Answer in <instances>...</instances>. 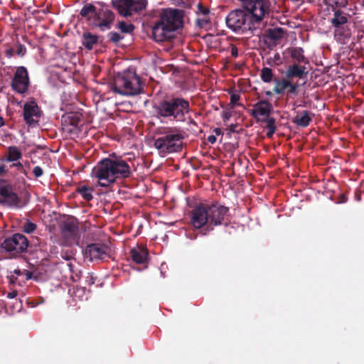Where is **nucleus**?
<instances>
[{"mask_svg": "<svg viewBox=\"0 0 364 364\" xmlns=\"http://www.w3.org/2000/svg\"><path fill=\"white\" fill-rule=\"evenodd\" d=\"M243 9L230 11L225 18L227 26L237 33L255 35L257 24L269 14L268 0H242Z\"/></svg>", "mask_w": 364, "mask_h": 364, "instance_id": "nucleus-1", "label": "nucleus"}, {"mask_svg": "<svg viewBox=\"0 0 364 364\" xmlns=\"http://www.w3.org/2000/svg\"><path fill=\"white\" fill-rule=\"evenodd\" d=\"M154 116L161 122H186L191 112L188 100L174 95L166 96L152 106Z\"/></svg>", "mask_w": 364, "mask_h": 364, "instance_id": "nucleus-2", "label": "nucleus"}, {"mask_svg": "<svg viewBox=\"0 0 364 364\" xmlns=\"http://www.w3.org/2000/svg\"><path fill=\"white\" fill-rule=\"evenodd\" d=\"M183 11L168 9L163 11L152 27L153 39L158 43L170 41L174 32L183 26Z\"/></svg>", "mask_w": 364, "mask_h": 364, "instance_id": "nucleus-3", "label": "nucleus"}, {"mask_svg": "<svg viewBox=\"0 0 364 364\" xmlns=\"http://www.w3.org/2000/svg\"><path fill=\"white\" fill-rule=\"evenodd\" d=\"M80 15L86 18L90 26L97 28L101 31L109 30L115 19V14L112 10L107 8L97 9L90 3L83 6Z\"/></svg>", "mask_w": 364, "mask_h": 364, "instance_id": "nucleus-4", "label": "nucleus"}, {"mask_svg": "<svg viewBox=\"0 0 364 364\" xmlns=\"http://www.w3.org/2000/svg\"><path fill=\"white\" fill-rule=\"evenodd\" d=\"M111 90L122 95H137L141 90L140 77L135 72L126 70L114 77Z\"/></svg>", "mask_w": 364, "mask_h": 364, "instance_id": "nucleus-5", "label": "nucleus"}, {"mask_svg": "<svg viewBox=\"0 0 364 364\" xmlns=\"http://www.w3.org/2000/svg\"><path fill=\"white\" fill-rule=\"evenodd\" d=\"M332 11L330 22L334 28V36L338 42L344 44L351 36L348 26L350 15L340 9H332Z\"/></svg>", "mask_w": 364, "mask_h": 364, "instance_id": "nucleus-6", "label": "nucleus"}, {"mask_svg": "<svg viewBox=\"0 0 364 364\" xmlns=\"http://www.w3.org/2000/svg\"><path fill=\"white\" fill-rule=\"evenodd\" d=\"M91 176L97 179V183L101 187L108 188L116 182L111 159L101 160L92 168Z\"/></svg>", "mask_w": 364, "mask_h": 364, "instance_id": "nucleus-7", "label": "nucleus"}, {"mask_svg": "<svg viewBox=\"0 0 364 364\" xmlns=\"http://www.w3.org/2000/svg\"><path fill=\"white\" fill-rule=\"evenodd\" d=\"M183 139L181 134H167L154 141V147L163 154L179 152L182 149Z\"/></svg>", "mask_w": 364, "mask_h": 364, "instance_id": "nucleus-8", "label": "nucleus"}, {"mask_svg": "<svg viewBox=\"0 0 364 364\" xmlns=\"http://www.w3.org/2000/svg\"><path fill=\"white\" fill-rule=\"evenodd\" d=\"M208 213L209 227L211 230L213 229V227L223 225L228 226L230 223L229 208L218 202L208 204Z\"/></svg>", "mask_w": 364, "mask_h": 364, "instance_id": "nucleus-9", "label": "nucleus"}, {"mask_svg": "<svg viewBox=\"0 0 364 364\" xmlns=\"http://www.w3.org/2000/svg\"><path fill=\"white\" fill-rule=\"evenodd\" d=\"M28 247V240L25 235L21 233H16L11 237H7L1 243V247L13 256L26 252Z\"/></svg>", "mask_w": 364, "mask_h": 364, "instance_id": "nucleus-10", "label": "nucleus"}, {"mask_svg": "<svg viewBox=\"0 0 364 364\" xmlns=\"http://www.w3.org/2000/svg\"><path fill=\"white\" fill-rule=\"evenodd\" d=\"M112 6L116 9L119 14L127 17L132 15L134 12L138 13L146 8L145 0H117L112 1Z\"/></svg>", "mask_w": 364, "mask_h": 364, "instance_id": "nucleus-11", "label": "nucleus"}, {"mask_svg": "<svg viewBox=\"0 0 364 364\" xmlns=\"http://www.w3.org/2000/svg\"><path fill=\"white\" fill-rule=\"evenodd\" d=\"M274 86L272 92L276 95H283L286 93L289 98L294 97L298 95L300 87L298 82H294L284 76L282 78L274 77Z\"/></svg>", "mask_w": 364, "mask_h": 364, "instance_id": "nucleus-12", "label": "nucleus"}, {"mask_svg": "<svg viewBox=\"0 0 364 364\" xmlns=\"http://www.w3.org/2000/svg\"><path fill=\"white\" fill-rule=\"evenodd\" d=\"M60 230L65 243L71 245L77 242L79 235V227L77 219L75 217H68L61 224Z\"/></svg>", "mask_w": 364, "mask_h": 364, "instance_id": "nucleus-13", "label": "nucleus"}, {"mask_svg": "<svg viewBox=\"0 0 364 364\" xmlns=\"http://www.w3.org/2000/svg\"><path fill=\"white\" fill-rule=\"evenodd\" d=\"M30 80L27 69L23 66L18 67L11 80V85L13 90L19 94H24L27 92Z\"/></svg>", "mask_w": 364, "mask_h": 364, "instance_id": "nucleus-14", "label": "nucleus"}, {"mask_svg": "<svg viewBox=\"0 0 364 364\" xmlns=\"http://www.w3.org/2000/svg\"><path fill=\"white\" fill-rule=\"evenodd\" d=\"M191 220L195 228L200 229L205 225L209 228L208 204L196 205L191 211Z\"/></svg>", "mask_w": 364, "mask_h": 364, "instance_id": "nucleus-15", "label": "nucleus"}, {"mask_svg": "<svg viewBox=\"0 0 364 364\" xmlns=\"http://www.w3.org/2000/svg\"><path fill=\"white\" fill-rule=\"evenodd\" d=\"M109 249L107 245L103 243H92L88 245L85 249V256L90 258V261L95 259H104L109 256Z\"/></svg>", "mask_w": 364, "mask_h": 364, "instance_id": "nucleus-16", "label": "nucleus"}, {"mask_svg": "<svg viewBox=\"0 0 364 364\" xmlns=\"http://www.w3.org/2000/svg\"><path fill=\"white\" fill-rule=\"evenodd\" d=\"M41 114V108L34 100L24 105L23 119L27 124L31 125L36 122L40 118Z\"/></svg>", "mask_w": 364, "mask_h": 364, "instance_id": "nucleus-17", "label": "nucleus"}, {"mask_svg": "<svg viewBox=\"0 0 364 364\" xmlns=\"http://www.w3.org/2000/svg\"><path fill=\"white\" fill-rule=\"evenodd\" d=\"M111 165L116 181L119 178H127L130 176L131 168L122 158L111 159Z\"/></svg>", "mask_w": 364, "mask_h": 364, "instance_id": "nucleus-18", "label": "nucleus"}, {"mask_svg": "<svg viewBox=\"0 0 364 364\" xmlns=\"http://www.w3.org/2000/svg\"><path fill=\"white\" fill-rule=\"evenodd\" d=\"M272 110V104L267 100H260L254 105V109L251 111V115L257 119L261 121L259 117L263 119L270 118L269 114Z\"/></svg>", "mask_w": 364, "mask_h": 364, "instance_id": "nucleus-19", "label": "nucleus"}, {"mask_svg": "<svg viewBox=\"0 0 364 364\" xmlns=\"http://www.w3.org/2000/svg\"><path fill=\"white\" fill-rule=\"evenodd\" d=\"M308 71L304 65L293 63L289 65L285 70V77L293 81L294 78L304 79L306 77Z\"/></svg>", "mask_w": 364, "mask_h": 364, "instance_id": "nucleus-20", "label": "nucleus"}, {"mask_svg": "<svg viewBox=\"0 0 364 364\" xmlns=\"http://www.w3.org/2000/svg\"><path fill=\"white\" fill-rule=\"evenodd\" d=\"M130 255L134 262L144 264L148 259L149 252L146 247L137 245L131 250Z\"/></svg>", "mask_w": 364, "mask_h": 364, "instance_id": "nucleus-21", "label": "nucleus"}, {"mask_svg": "<svg viewBox=\"0 0 364 364\" xmlns=\"http://www.w3.org/2000/svg\"><path fill=\"white\" fill-rule=\"evenodd\" d=\"M312 119L310 116V112L303 110L298 112L297 114L292 119V122L299 127H306L309 125Z\"/></svg>", "mask_w": 364, "mask_h": 364, "instance_id": "nucleus-22", "label": "nucleus"}, {"mask_svg": "<svg viewBox=\"0 0 364 364\" xmlns=\"http://www.w3.org/2000/svg\"><path fill=\"white\" fill-rule=\"evenodd\" d=\"M290 56L294 60V63H308V60L304 55V49L302 48H292L290 50Z\"/></svg>", "mask_w": 364, "mask_h": 364, "instance_id": "nucleus-23", "label": "nucleus"}, {"mask_svg": "<svg viewBox=\"0 0 364 364\" xmlns=\"http://www.w3.org/2000/svg\"><path fill=\"white\" fill-rule=\"evenodd\" d=\"M97 41L98 36L90 32H85L82 34V45L89 50L93 48L94 45L97 44Z\"/></svg>", "mask_w": 364, "mask_h": 364, "instance_id": "nucleus-24", "label": "nucleus"}, {"mask_svg": "<svg viewBox=\"0 0 364 364\" xmlns=\"http://www.w3.org/2000/svg\"><path fill=\"white\" fill-rule=\"evenodd\" d=\"M0 203H6L10 207H14L16 208H21L23 207V205L21 203V199L14 192L10 193L8 197L1 200Z\"/></svg>", "mask_w": 364, "mask_h": 364, "instance_id": "nucleus-25", "label": "nucleus"}, {"mask_svg": "<svg viewBox=\"0 0 364 364\" xmlns=\"http://www.w3.org/2000/svg\"><path fill=\"white\" fill-rule=\"evenodd\" d=\"M94 188L86 185H80L76 188V192L81 195L82 198L87 201H90L93 199L92 193Z\"/></svg>", "mask_w": 364, "mask_h": 364, "instance_id": "nucleus-26", "label": "nucleus"}, {"mask_svg": "<svg viewBox=\"0 0 364 364\" xmlns=\"http://www.w3.org/2000/svg\"><path fill=\"white\" fill-rule=\"evenodd\" d=\"M266 33L269 40L277 42L283 38L284 31L282 28H269Z\"/></svg>", "mask_w": 364, "mask_h": 364, "instance_id": "nucleus-27", "label": "nucleus"}, {"mask_svg": "<svg viewBox=\"0 0 364 364\" xmlns=\"http://www.w3.org/2000/svg\"><path fill=\"white\" fill-rule=\"evenodd\" d=\"M22 157V154L18 148L15 146H10L8 148L6 161L9 162L16 161Z\"/></svg>", "mask_w": 364, "mask_h": 364, "instance_id": "nucleus-28", "label": "nucleus"}, {"mask_svg": "<svg viewBox=\"0 0 364 364\" xmlns=\"http://www.w3.org/2000/svg\"><path fill=\"white\" fill-rule=\"evenodd\" d=\"M260 78L265 83L274 82V77L272 70L268 67L262 68L260 71Z\"/></svg>", "mask_w": 364, "mask_h": 364, "instance_id": "nucleus-29", "label": "nucleus"}, {"mask_svg": "<svg viewBox=\"0 0 364 364\" xmlns=\"http://www.w3.org/2000/svg\"><path fill=\"white\" fill-rule=\"evenodd\" d=\"M261 122H266V129H267V136L268 138L272 137L276 131L275 119L273 117L262 119Z\"/></svg>", "mask_w": 364, "mask_h": 364, "instance_id": "nucleus-30", "label": "nucleus"}, {"mask_svg": "<svg viewBox=\"0 0 364 364\" xmlns=\"http://www.w3.org/2000/svg\"><path fill=\"white\" fill-rule=\"evenodd\" d=\"M117 28L124 34H131L135 28L132 23H127L124 21H119Z\"/></svg>", "mask_w": 364, "mask_h": 364, "instance_id": "nucleus-31", "label": "nucleus"}, {"mask_svg": "<svg viewBox=\"0 0 364 364\" xmlns=\"http://www.w3.org/2000/svg\"><path fill=\"white\" fill-rule=\"evenodd\" d=\"M324 2L332 9L345 8L348 5V0H324Z\"/></svg>", "mask_w": 364, "mask_h": 364, "instance_id": "nucleus-32", "label": "nucleus"}, {"mask_svg": "<svg viewBox=\"0 0 364 364\" xmlns=\"http://www.w3.org/2000/svg\"><path fill=\"white\" fill-rule=\"evenodd\" d=\"M11 192H13L11 186L6 183V181L0 179V196L4 198L3 199L8 197Z\"/></svg>", "mask_w": 364, "mask_h": 364, "instance_id": "nucleus-33", "label": "nucleus"}, {"mask_svg": "<svg viewBox=\"0 0 364 364\" xmlns=\"http://www.w3.org/2000/svg\"><path fill=\"white\" fill-rule=\"evenodd\" d=\"M107 38L109 42L116 45L124 38V36L117 32L111 31L108 33Z\"/></svg>", "mask_w": 364, "mask_h": 364, "instance_id": "nucleus-34", "label": "nucleus"}, {"mask_svg": "<svg viewBox=\"0 0 364 364\" xmlns=\"http://www.w3.org/2000/svg\"><path fill=\"white\" fill-rule=\"evenodd\" d=\"M37 228V225L30 221H26L22 226V230L26 233H32Z\"/></svg>", "mask_w": 364, "mask_h": 364, "instance_id": "nucleus-35", "label": "nucleus"}, {"mask_svg": "<svg viewBox=\"0 0 364 364\" xmlns=\"http://www.w3.org/2000/svg\"><path fill=\"white\" fill-rule=\"evenodd\" d=\"M197 14L198 16H208L210 14V10L208 8L203 6V4L199 3L197 5Z\"/></svg>", "mask_w": 364, "mask_h": 364, "instance_id": "nucleus-36", "label": "nucleus"}, {"mask_svg": "<svg viewBox=\"0 0 364 364\" xmlns=\"http://www.w3.org/2000/svg\"><path fill=\"white\" fill-rule=\"evenodd\" d=\"M240 96L237 93L232 92L230 95V102L229 105L231 107V108H233L236 105H240V104H237V102L240 100Z\"/></svg>", "mask_w": 364, "mask_h": 364, "instance_id": "nucleus-37", "label": "nucleus"}, {"mask_svg": "<svg viewBox=\"0 0 364 364\" xmlns=\"http://www.w3.org/2000/svg\"><path fill=\"white\" fill-rule=\"evenodd\" d=\"M15 53L19 56H24L26 53V47L20 43L17 42L16 50L15 51Z\"/></svg>", "mask_w": 364, "mask_h": 364, "instance_id": "nucleus-38", "label": "nucleus"}, {"mask_svg": "<svg viewBox=\"0 0 364 364\" xmlns=\"http://www.w3.org/2000/svg\"><path fill=\"white\" fill-rule=\"evenodd\" d=\"M210 22L209 17L208 16H202L201 17H198L197 18V24L200 27H203L206 26Z\"/></svg>", "mask_w": 364, "mask_h": 364, "instance_id": "nucleus-39", "label": "nucleus"}, {"mask_svg": "<svg viewBox=\"0 0 364 364\" xmlns=\"http://www.w3.org/2000/svg\"><path fill=\"white\" fill-rule=\"evenodd\" d=\"M33 173L34 176L38 178L41 177L43 174V171L41 167L37 166L33 168Z\"/></svg>", "mask_w": 364, "mask_h": 364, "instance_id": "nucleus-40", "label": "nucleus"}, {"mask_svg": "<svg viewBox=\"0 0 364 364\" xmlns=\"http://www.w3.org/2000/svg\"><path fill=\"white\" fill-rule=\"evenodd\" d=\"M223 119V121L224 122H227L230 119V118L232 116V113L230 111H223L222 112V114H221Z\"/></svg>", "mask_w": 364, "mask_h": 364, "instance_id": "nucleus-41", "label": "nucleus"}, {"mask_svg": "<svg viewBox=\"0 0 364 364\" xmlns=\"http://www.w3.org/2000/svg\"><path fill=\"white\" fill-rule=\"evenodd\" d=\"M230 48H231V55L234 58H237L238 56V48H237V47L235 45H234V44H231L230 45Z\"/></svg>", "mask_w": 364, "mask_h": 364, "instance_id": "nucleus-42", "label": "nucleus"}, {"mask_svg": "<svg viewBox=\"0 0 364 364\" xmlns=\"http://www.w3.org/2000/svg\"><path fill=\"white\" fill-rule=\"evenodd\" d=\"M186 122H187V124L188 125H193V126H195V127H198L197 122L191 117H188L187 116V119H186Z\"/></svg>", "mask_w": 364, "mask_h": 364, "instance_id": "nucleus-43", "label": "nucleus"}, {"mask_svg": "<svg viewBox=\"0 0 364 364\" xmlns=\"http://www.w3.org/2000/svg\"><path fill=\"white\" fill-rule=\"evenodd\" d=\"M14 53H15V51L14 50L13 48H9V49L6 50L5 55L7 58H11L12 56H14Z\"/></svg>", "mask_w": 364, "mask_h": 364, "instance_id": "nucleus-44", "label": "nucleus"}, {"mask_svg": "<svg viewBox=\"0 0 364 364\" xmlns=\"http://www.w3.org/2000/svg\"><path fill=\"white\" fill-rule=\"evenodd\" d=\"M18 295V291L16 290H14L11 292H9L6 297L9 299H14Z\"/></svg>", "mask_w": 364, "mask_h": 364, "instance_id": "nucleus-45", "label": "nucleus"}, {"mask_svg": "<svg viewBox=\"0 0 364 364\" xmlns=\"http://www.w3.org/2000/svg\"><path fill=\"white\" fill-rule=\"evenodd\" d=\"M208 142L210 143L211 144H213L216 141V136L215 135H210L207 138Z\"/></svg>", "mask_w": 364, "mask_h": 364, "instance_id": "nucleus-46", "label": "nucleus"}, {"mask_svg": "<svg viewBox=\"0 0 364 364\" xmlns=\"http://www.w3.org/2000/svg\"><path fill=\"white\" fill-rule=\"evenodd\" d=\"M11 167H16L18 170L21 171L23 170V166L21 162H18L16 164H13Z\"/></svg>", "mask_w": 364, "mask_h": 364, "instance_id": "nucleus-47", "label": "nucleus"}, {"mask_svg": "<svg viewBox=\"0 0 364 364\" xmlns=\"http://www.w3.org/2000/svg\"><path fill=\"white\" fill-rule=\"evenodd\" d=\"M213 132H214L216 135H218V136H219V135L222 134V130H221V129H220V128H219V127H216V128H215V129H213Z\"/></svg>", "mask_w": 364, "mask_h": 364, "instance_id": "nucleus-48", "label": "nucleus"}, {"mask_svg": "<svg viewBox=\"0 0 364 364\" xmlns=\"http://www.w3.org/2000/svg\"><path fill=\"white\" fill-rule=\"evenodd\" d=\"M70 279H72L73 282H75L79 280L80 277L77 274H76L75 276L71 275Z\"/></svg>", "mask_w": 364, "mask_h": 364, "instance_id": "nucleus-49", "label": "nucleus"}, {"mask_svg": "<svg viewBox=\"0 0 364 364\" xmlns=\"http://www.w3.org/2000/svg\"><path fill=\"white\" fill-rule=\"evenodd\" d=\"M236 127L237 126L235 124H232L229 127V130L230 132H236V130H235Z\"/></svg>", "mask_w": 364, "mask_h": 364, "instance_id": "nucleus-50", "label": "nucleus"}, {"mask_svg": "<svg viewBox=\"0 0 364 364\" xmlns=\"http://www.w3.org/2000/svg\"><path fill=\"white\" fill-rule=\"evenodd\" d=\"M25 272H26V279H31L32 277V273L31 272L26 271V270H25Z\"/></svg>", "mask_w": 364, "mask_h": 364, "instance_id": "nucleus-51", "label": "nucleus"}, {"mask_svg": "<svg viewBox=\"0 0 364 364\" xmlns=\"http://www.w3.org/2000/svg\"><path fill=\"white\" fill-rule=\"evenodd\" d=\"M4 172H5V166L1 165L0 166V175H1Z\"/></svg>", "mask_w": 364, "mask_h": 364, "instance_id": "nucleus-52", "label": "nucleus"}, {"mask_svg": "<svg viewBox=\"0 0 364 364\" xmlns=\"http://www.w3.org/2000/svg\"><path fill=\"white\" fill-rule=\"evenodd\" d=\"M4 125V119L1 116H0V127H3Z\"/></svg>", "mask_w": 364, "mask_h": 364, "instance_id": "nucleus-53", "label": "nucleus"}, {"mask_svg": "<svg viewBox=\"0 0 364 364\" xmlns=\"http://www.w3.org/2000/svg\"><path fill=\"white\" fill-rule=\"evenodd\" d=\"M14 273H15L16 274H17V275H21V270H20V269H16V270L14 271Z\"/></svg>", "mask_w": 364, "mask_h": 364, "instance_id": "nucleus-54", "label": "nucleus"}, {"mask_svg": "<svg viewBox=\"0 0 364 364\" xmlns=\"http://www.w3.org/2000/svg\"><path fill=\"white\" fill-rule=\"evenodd\" d=\"M23 40L25 41V42H27L29 43V41H28V38L26 36H23Z\"/></svg>", "mask_w": 364, "mask_h": 364, "instance_id": "nucleus-55", "label": "nucleus"}, {"mask_svg": "<svg viewBox=\"0 0 364 364\" xmlns=\"http://www.w3.org/2000/svg\"><path fill=\"white\" fill-rule=\"evenodd\" d=\"M265 94L267 96H271L272 95V92H271V91H266Z\"/></svg>", "mask_w": 364, "mask_h": 364, "instance_id": "nucleus-56", "label": "nucleus"}, {"mask_svg": "<svg viewBox=\"0 0 364 364\" xmlns=\"http://www.w3.org/2000/svg\"><path fill=\"white\" fill-rule=\"evenodd\" d=\"M341 199H342L341 202H346V198L343 195L341 196Z\"/></svg>", "mask_w": 364, "mask_h": 364, "instance_id": "nucleus-57", "label": "nucleus"}, {"mask_svg": "<svg viewBox=\"0 0 364 364\" xmlns=\"http://www.w3.org/2000/svg\"><path fill=\"white\" fill-rule=\"evenodd\" d=\"M62 257L65 259L66 260H68L69 259V257H64L63 255H62Z\"/></svg>", "mask_w": 364, "mask_h": 364, "instance_id": "nucleus-58", "label": "nucleus"}, {"mask_svg": "<svg viewBox=\"0 0 364 364\" xmlns=\"http://www.w3.org/2000/svg\"><path fill=\"white\" fill-rule=\"evenodd\" d=\"M68 267H70V271L71 272L72 271V269H71L72 264H68Z\"/></svg>", "mask_w": 364, "mask_h": 364, "instance_id": "nucleus-59", "label": "nucleus"}]
</instances>
